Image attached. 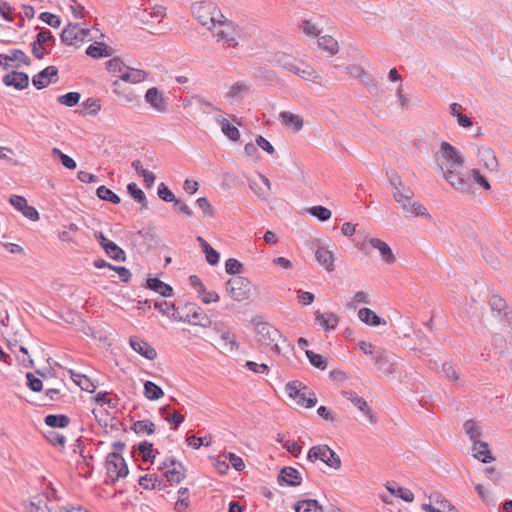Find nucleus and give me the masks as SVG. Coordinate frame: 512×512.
Segmentation results:
<instances>
[{"label":"nucleus","mask_w":512,"mask_h":512,"mask_svg":"<svg viewBox=\"0 0 512 512\" xmlns=\"http://www.w3.org/2000/svg\"><path fill=\"white\" fill-rule=\"evenodd\" d=\"M218 11L212 2L197 1L191 5V12L195 19L209 30L211 26L215 27L216 21H220Z\"/></svg>","instance_id":"nucleus-4"},{"label":"nucleus","mask_w":512,"mask_h":512,"mask_svg":"<svg viewBox=\"0 0 512 512\" xmlns=\"http://www.w3.org/2000/svg\"><path fill=\"white\" fill-rule=\"evenodd\" d=\"M127 192L130 196L141 204L142 208H147L148 202L145 193L137 186L136 183H129L127 185Z\"/></svg>","instance_id":"nucleus-41"},{"label":"nucleus","mask_w":512,"mask_h":512,"mask_svg":"<svg viewBox=\"0 0 512 512\" xmlns=\"http://www.w3.org/2000/svg\"><path fill=\"white\" fill-rule=\"evenodd\" d=\"M86 54L92 58L108 57L112 54V48L102 43H95L88 46Z\"/></svg>","instance_id":"nucleus-35"},{"label":"nucleus","mask_w":512,"mask_h":512,"mask_svg":"<svg viewBox=\"0 0 512 512\" xmlns=\"http://www.w3.org/2000/svg\"><path fill=\"white\" fill-rule=\"evenodd\" d=\"M145 101L160 113L167 111V102L162 92H160L156 87L149 88L146 91Z\"/></svg>","instance_id":"nucleus-17"},{"label":"nucleus","mask_w":512,"mask_h":512,"mask_svg":"<svg viewBox=\"0 0 512 512\" xmlns=\"http://www.w3.org/2000/svg\"><path fill=\"white\" fill-rule=\"evenodd\" d=\"M441 371L449 381H451V382H459L460 381L459 374L456 371V369L452 363L445 362L442 365Z\"/></svg>","instance_id":"nucleus-58"},{"label":"nucleus","mask_w":512,"mask_h":512,"mask_svg":"<svg viewBox=\"0 0 512 512\" xmlns=\"http://www.w3.org/2000/svg\"><path fill=\"white\" fill-rule=\"evenodd\" d=\"M2 81L6 86H13L17 90H23L29 85V76L24 72L12 71L4 75Z\"/></svg>","instance_id":"nucleus-18"},{"label":"nucleus","mask_w":512,"mask_h":512,"mask_svg":"<svg viewBox=\"0 0 512 512\" xmlns=\"http://www.w3.org/2000/svg\"><path fill=\"white\" fill-rule=\"evenodd\" d=\"M318 46L327 51L330 55H335L338 52V42L332 36H322L318 39Z\"/></svg>","instance_id":"nucleus-40"},{"label":"nucleus","mask_w":512,"mask_h":512,"mask_svg":"<svg viewBox=\"0 0 512 512\" xmlns=\"http://www.w3.org/2000/svg\"><path fill=\"white\" fill-rule=\"evenodd\" d=\"M105 253L113 260L116 261H125L126 260V254L122 248H120L118 245H116L113 241H111L107 246L104 248Z\"/></svg>","instance_id":"nucleus-44"},{"label":"nucleus","mask_w":512,"mask_h":512,"mask_svg":"<svg viewBox=\"0 0 512 512\" xmlns=\"http://www.w3.org/2000/svg\"><path fill=\"white\" fill-rule=\"evenodd\" d=\"M129 343L134 351L147 358L148 360H154L157 357L156 350L146 341L133 336L130 338Z\"/></svg>","instance_id":"nucleus-20"},{"label":"nucleus","mask_w":512,"mask_h":512,"mask_svg":"<svg viewBox=\"0 0 512 512\" xmlns=\"http://www.w3.org/2000/svg\"><path fill=\"white\" fill-rule=\"evenodd\" d=\"M196 205L203 211L204 216H214V209L206 197L198 198L196 200Z\"/></svg>","instance_id":"nucleus-63"},{"label":"nucleus","mask_w":512,"mask_h":512,"mask_svg":"<svg viewBox=\"0 0 512 512\" xmlns=\"http://www.w3.org/2000/svg\"><path fill=\"white\" fill-rule=\"evenodd\" d=\"M472 449L474 451V457L483 463H489L494 460V457L492 456L489 450V446L486 442H476L473 444Z\"/></svg>","instance_id":"nucleus-28"},{"label":"nucleus","mask_w":512,"mask_h":512,"mask_svg":"<svg viewBox=\"0 0 512 512\" xmlns=\"http://www.w3.org/2000/svg\"><path fill=\"white\" fill-rule=\"evenodd\" d=\"M281 67L298 75L304 80L320 83L321 77L310 65L304 63L297 64L293 61H286L285 63H281Z\"/></svg>","instance_id":"nucleus-13"},{"label":"nucleus","mask_w":512,"mask_h":512,"mask_svg":"<svg viewBox=\"0 0 512 512\" xmlns=\"http://www.w3.org/2000/svg\"><path fill=\"white\" fill-rule=\"evenodd\" d=\"M48 503L49 499L47 496L36 495L25 506L24 512H52V508L48 506Z\"/></svg>","instance_id":"nucleus-26"},{"label":"nucleus","mask_w":512,"mask_h":512,"mask_svg":"<svg viewBox=\"0 0 512 512\" xmlns=\"http://www.w3.org/2000/svg\"><path fill=\"white\" fill-rule=\"evenodd\" d=\"M386 176L392 189L393 198L402 208L405 217H430L427 209L420 202L413 201L414 191L409 186L405 185L396 171H387Z\"/></svg>","instance_id":"nucleus-1"},{"label":"nucleus","mask_w":512,"mask_h":512,"mask_svg":"<svg viewBox=\"0 0 512 512\" xmlns=\"http://www.w3.org/2000/svg\"><path fill=\"white\" fill-rule=\"evenodd\" d=\"M430 501L434 502L436 505V508H441L442 512L448 511V512H457L455 507L445 498L441 497V495H431Z\"/></svg>","instance_id":"nucleus-55"},{"label":"nucleus","mask_w":512,"mask_h":512,"mask_svg":"<svg viewBox=\"0 0 512 512\" xmlns=\"http://www.w3.org/2000/svg\"><path fill=\"white\" fill-rule=\"evenodd\" d=\"M80 97L81 95L78 92H69L59 96L57 100L62 105L73 107L78 104Z\"/></svg>","instance_id":"nucleus-54"},{"label":"nucleus","mask_w":512,"mask_h":512,"mask_svg":"<svg viewBox=\"0 0 512 512\" xmlns=\"http://www.w3.org/2000/svg\"><path fill=\"white\" fill-rule=\"evenodd\" d=\"M61 41L66 45H76L85 41H90V31L88 29L81 28L78 24L69 23L65 27L60 35Z\"/></svg>","instance_id":"nucleus-10"},{"label":"nucleus","mask_w":512,"mask_h":512,"mask_svg":"<svg viewBox=\"0 0 512 512\" xmlns=\"http://www.w3.org/2000/svg\"><path fill=\"white\" fill-rule=\"evenodd\" d=\"M435 161L441 171L463 170L464 158L460 152L448 142H442L440 150L435 153Z\"/></svg>","instance_id":"nucleus-2"},{"label":"nucleus","mask_w":512,"mask_h":512,"mask_svg":"<svg viewBox=\"0 0 512 512\" xmlns=\"http://www.w3.org/2000/svg\"><path fill=\"white\" fill-rule=\"evenodd\" d=\"M374 363L387 376L397 372L399 358L393 353L381 351L374 357Z\"/></svg>","instance_id":"nucleus-12"},{"label":"nucleus","mask_w":512,"mask_h":512,"mask_svg":"<svg viewBox=\"0 0 512 512\" xmlns=\"http://www.w3.org/2000/svg\"><path fill=\"white\" fill-rule=\"evenodd\" d=\"M280 120L285 126L291 127L294 131H299L303 127V120L298 115L284 111L280 113Z\"/></svg>","instance_id":"nucleus-30"},{"label":"nucleus","mask_w":512,"mask_h":512,"mask_svg":"<svg viewBox=\"0 0 512 512\" xmlns=\"http://www.w3.org/2000/svg\"><path fill=\"white\" fill-rule=\"evenodd\" d=\"M478 155L484 166L491 172H498L499 162L494 150L490 147H482L478 149Z\"/></svg>","instance_id":"nucleus-21"},{"label":"nucleus","mask_w":512,"mask_h":512,"mask_svg":"<svg viewBox=\"0 0 512 512\" xmlns=\"http://www.w3.org/2000/svg\"><path fill=\"white\" fill-rule=\"evenodd\" d=\"M242 268H243V265L238 260H236L234 258H229L225 262V271L228 274H232V275L239 274V273H241Z\"/></svg>","instance_id":"nucleus-62"},{"label":"nucleus","mask_w":512,"mask_h":512,"mask_svg":"<svg viewBox=\"0 0 512 512\" xmlns=\"http://www.w3.org/2000/svg\"><path fill=\"white\" fill-rule=\"evenodd\" d=\"M187 442L190 446H192L194 449L200 448L202 445L209 446L212 442V436L208 435L205 437H196L194 435L187 437Z\"/></svg>","instance_id":"nucleus-57"},{"label":"nucleus","mask_w":512,"mask_h":512,"mask_svg":"<svg viewBox=\"0 0 512 512\" xmlns=\"http://www.w3.org/2000/svg\"><path fill=\"white\" fill-rule=\"evenodd\" d=\"M220 21H216L218 27L214 32V36L218 40H224L229 46L235 47L238 45L236 37L238 35L237 26L234 22L227 20L221 11H218Z\"/></svg>","instance_id":"nucleus-7"},{"label":"nucleus","mask_w":512,"mask_h":512,"mask_svg":"<svg viewBox=\"0 0 512 512\" xmlns=\"http://www.w3.org/2000/svg\"><path fill=\"white\" fill-rule=\"evenodd\" d=\"M45 438L49 443L54 446L64 447L66 443V438L64 435L55 432V431H47L44 433Z\"/></svg>","instance_id":"nucleus-56"},{"label":"nucleus","mask_w":512,"mask_h":512,"mask_svg":"<svg viewBox=\"0 0 512 512\" xmlns=\"http://www.w3.org/2000/svg\"><path fill=\"white\" fill-rule=\"evenodd\" d=\"M369 244L380 252V255L387 264H392L396 261L395 255L390 246L378 238H370Z\"/></svg>","instance_id":"nucleus-23"},{"label":"nucleus","mask_w":512,"mask_h":512,"mask_svg":"<svg viewBox=\"0 0 512 512\" xmlns=\"http://www.w3.org/2000/svg\"><path fill=\"white\" fill-rule=\"evenodd\" d=\"M314 315L315 320L326 332L334 330L340 321L339 317L333 312L321 313L320 311H316Z\"/></svg>","instance_id":"nucleus-22"},{"label":"nucleus","mask_w":512,"mask_h":512,"mask_svg":"<svg viewBox=\"0 0 512 512\" xmlns=\"http://www.w3.org/2000/svg\"><path fill=\"white\" fill-rule=\"evenodd\" d=\"M81 106L84 110H87L90 115H96L101 110L100 100L95 98H88Z\"/></svg>","instance_id":"nucleus-59"},{"label":"nucleus","mask_w":512,"mask_h":512,"mask_svg":"<svg viewBox=\"0 0 512 512\" xmlns=\"http://www.w3.org/2000/svg\"><path fill=\"white\" fill-rule=\"evenodd\" d=\"M39 18L44 23H46L47 25H49L53 28H58L61 25V19L57 15L52 14L50 12L41 13Z\"/></svg>","instance_id":"nucleus-61"},{"label":"nucleus","mask_w":512,"mask_h":512,"mask_svg":"<svg viewBox=\"0 0 512 512\" xmlns=\"http://www.w3.org/2000/svg\"><path fill=\"white\" fill-rule=\"evenodd\" d=\"M44 422L50 428H65L70 424V418L64 414H49Z\"/></svg>","instance_id":"nucleus-34"},{"label":"nucleus","mask_w":512,"mask_h":512,"mask_svg":"<svg viewBox=\"0 0 512 512\" xmlns=\"http://www.w3.org/2000/svg\"><path fill=\"white\" fill-rule=\"evenodd\" d=\"M295 512H323L322 506L315 499L300 500L294 506Z\"/></svg>","instance_id":"nucleus-32"},{"label":"nucleus","mask_w":512,"mask_h":512,"mask_svg":"<svg viewBox=\"0 0 512 512\" xmlns=\"http://www.w3.org/2000/svg\"><path fill=\"white\" fill-rule=\"evenodd\" d=\"M358 318L360 321L369 326H379L381 324H386V321L379 317L373 310L370 308H361L358 311Z\"/></svg>","instance_id":"nucleus-27"},{"label":"nucleus","mask_w":512,"mask_h":512,"mask_svg":"<svg viewBox=\"0 0 512 512\" xmlns=\"http://www.w3.org/2000/svg\"><path fill=\"white\" fill-rule=\"evenodd\" d=\"M489 306L493 312L502 314V320L512 326V310L509 308L506 300L498 294H493L489 299Z\"/></svg>","instance_id":"nucleus-15"},{"label":"nucleus","mask_w":512,"mask_h":512,"mask_svg":"<svg viewBox=\"0 0 512 512\" xmlns=\"http://www.w3.org/2000/svg\"><path fill=\"white\" fill-rule=\"evenodd\" d=\"M105 467L113 482L126 477L129 473L125 459L117 452H111L107 455Z\"/></svg>","instance_id":"nucleus-8"},{"label":"nucleus","mask_w":512,"mask_h":512,"mask_svg":"<svg viewBox=\"0 0 512 512\" xmlns=\"http://www.w3.org/2000/svg\"><path fill=\"white\" fill-rule=\"evenodd\" d=\"M359 303H365V304H369L370 303L369 296H368V294L366 292L358 291L354 295L353 299L346 304V307L348 309H356L357 304H359Z\"/></svg>","instance_id":"nucleus-60"},{"label":"nucleus","mask_w":512,"mask_h":512,"mask_svg":"<svg viewBox=\"0 0 512 512\" xmlns=\"http://www.w3.org/2000/svg\"><path fill=\"white\" fill-rule=\"evenodd\" d=\"M58 79V69L55 66H48L32 78V84L37 89H43Z\"/></svg>","instance_id":"nucleus-16"},{"label":"nucleus","mask_w":512,"mask_h":512,"mask_svg":"<svg viewBox=\"0 0 512 512\" xmlns=\"http://www.w3.org/2000/svg\"><path fill=\"white\" fill-rule=\"evenodd\" d=\"M386 488L391 494L401 498L405 502H412L414 499V494L412 493L411 490H409L407 488L394 487V486L390 485L389 483L386 485Z\"/></svg>","instance_id":"nucleus-47"},{"label":"nucleus","mask_w":512,"mask_h":512,"mask_svg":"<svg viewBox=\"0 0 512 512\" xmlns=\"http://www.w3.org/2000/svg\"><path fill=\"white\" fill-rule=\"evenodd\" d=\"M444 179L456 190L464 193H471L473 184L468 177H466L462 170H448L441 171Z\"/></svg>","instance_id":"nucleus-11"},{"label":"nucleus","mask_w":512,"mask_h":512,"mask_svg":"<svg viewBox=\"0 0 512 512\" xmlns=\"http://www.w3.org/2000/svg\"><path fill=\"white\" fill-rule=\"evenodd\" d=\"M106 67L112 75L118 76L120 78V75L126 70L128 66H126L119 57H114L107 61Z\"/></svg>","instance_id":"nucleus-45"},{"label":"nucleus","mask_w":512,"mask_h":512,"mask_svg":"<svg viewBox=\"0 0 512 512\" xmlns=\"http://www.w3.org/2000/svg\"><path fill=\"white\" fill-rule=\"evenodd\" d=\"M257 342L264 346H269L270 350L276 354L281 353L279 341L286 342L281 332L274 326L262 322L256 325Z\"/></svg>","instance_id":"nucleus-3"},{"label":"nucleus","mask_w":512,"mask_h":512,"mask_svg":"<svg viewBox=\"0 0 512 512\" xmlns=\"http://www.w3.org/2000/svg\"><path fill=\"white\" fill-rule=\"evenodd\" d=\"M147 77V72L144 71V70H141V69H134V68H130V67H127L126 70L120 75V79L125 81V82H129V83H133V84H137V83H140L142 81H144Z\"/></svg>","instance_id":"nucleus-29"},{"label":"nucleus","mask_w":512,"mask_h":512,"mask_svg":"<svg viewBox=\"0 0 512 512\" xmlns=\"http://www.w3.org/2000/svg\"><path fill=\"white\" fill-rule=\"evenodd\" d=\"M286 391L290 398H293L297 403L306 408L314 407L317 403L315 394L310 392L307 386L303 385L300 381H291L286 385Z\"/></svg>","instance_id":"nucleus-6"},{"label":"nucleus","mask_w":512,"mask_h":512,"mask_svg":"<svg viewBox=\"0 0 512 512\" xmlns=\"http://www.w3.org/2000/svg\"><path fill=\"white\" fill-rule=\"evenodd\" d=\"M221 339V348L224 353H232L239 348V344L236 341V337L234 334L230 332L224 331L220 335Z\"/></svg>","instance_id":"nucleus-33"},{"label":"nucleus","mask_w":512,"mask_h":512,"mask_svg":"<svg viewBox=\"0 0 512 512\" xmlns=\"http://www.w3.org/2000/svg\"><path fill=\"white\" fill-rule=\"evenodd\" d=\"M139 453L142 456L143 461H154L155 456L153 455V444L148 441H142L138 445Z\"/></svg>","instance_id":"nucleus-53"},{"label":"nucleus","mask_w":512,"mask_h":512,"mask_svg":"<svg viewBox=\"0 0 512 512\" xmlns=\"http://www.w3.org/2000/svg\"><path fill=\"white\" fill-rule=\"evenodd\" d=\"M157 194L165 202H173L174 205L180 204V200L175 197L173 192L164 183L158 186Z\"/></svg>","instance_id":"nucleus-50"},{"label":"nucleus","mask_w":512,"mask_h":512,"mask_svg":"<svg viewBox=\"0 0 512 512\" xmlns=\"http://www.w3.org/2000/svg\"><path fill=\"white\" fill-rule=\"evenodd\" d=\"M162 388L152 381L144 382V396L149 400H158L163 397Z\"/></svg>","instance_id":"nucleus-39"},{"label":"nucleus","mask_w":512,"mask_h":512,"mask_svg":"<svg viewBox=\"0 0 512 512\" xmlns=\"http://www.w3.org/2000/svg\"><path fill=\"white\" fill-rule=\"evenodd\" d=\"M278 483L280 485L286 484L288 486H299L302 482L300 472L293 467H284L278 475Z\"/></svg>","instance_id":"nucleus-19"},{"label":"nucleus","mask_w":512,"mask_h":512,"mask_svg":"<svg viewBox=\"0 0 512 512\" xmlns=\"http://www.w3.org/2000/svg\"><path fill=\"white\" fill-rule=\"evenodd\" d=\"M341 395L343 398L347 399L351 404H353L364 416H366L371 424H375L377 422V416L369 407L367 401L360 397L354 391H342Z\"/></svg>","instance_id":"nucleus-14"},{"label":"nucleus","mask_w":512,"mask_h":512,"mask_svg":"<svg viewBox=\"0 0 512 512\" xmlns=\"http://www.w3.org/2000/svg\"><path fill=\"white\" fill-rule=\"evenodd\" d=\"M96 194L101 200L108 201L113 204H119L121 202V199L117 194L103 185L97 188Z\"/></svg>","instance_id":"nucleus-46"},{"label":"nucleus","mask_w":512,"mask_h":512,"mask_svg":"<svg viewBox=\"0 0 512 512\" xmlns=\"http://www.w3.org/2000/svg\"><path fill=\"white\" fill-rule=\"evenodd\" d=\"M188 322L193 325H199L202 327H210L212 323L211 319L204 312V310L199 307L196 308L193 312L190 311V321Z\"/></svg>","instance_id":"nucleus-37"},{"label":"nucleus","mask_w":512,"mask_h":512,"mask_svg":"<svg viewBox=\"0 0 512 512\" xmlns=\"http://www.w3.org/2000/svg\"><path fill=\"white\" fill-rule=\"evenodd\" d=\"M131 429L137 434L145 433L150 435L155 432V424L147 419L138 420L133 423Z\"/></svg>","instance_id":"nucleus-42"},{"label":"nucleus","mask_w":512,"mask_h":512,"mask_svg":"<svg viewBox=\"0 0 512 512\" xmlns=\"http://www.w3.org/2000/svg\"><path fill=\"white\" fill-rule=\"evenodd\" d=\"M144 287L159 293L163 297H171L173 295V288L158 278H148Z\"/></svg>","instance_id":"nucleus-25"},{"label":"nucleus","mask_w":512,"mask_h":512,"mask_svg":"<svg viewBox=\"0 0 512 512\" xmlns=\"http://www.w3.org/2000/svg\"><path fill=\"white\" fill-rule=\"evenodd\" d=\"M165 477L167 481L179 483L184 479L185 475L181 471V468L178 469L177 467H174L165 472Z\"/></svg>","instance_id":"nucleus-64"},{"label":"nucleus","mask_w":512,"mask_h":512,"mask_svg":"<svg viewBox=\"0 0 512 512\" xmlns=\"http://www.w3.org/2000/svg\"><path fill=\"white\" fill-rule=\"evenodd\" d=\"M71 378L82 390L87 392H94L97 385L94 384L87 376L77 374L70 370Z\"/></svg>","instance_id":"nucleus-38"},{"label":"nucleus","mask_w":512,"mask_h":512,"mask_svg":"<svg viewBox=\"0 0 512 512\" xmlns=\"http://www.w3.org/2000/svg\"><path fill=\"white\" fill-rule=\"evenodd\" d=\"M217 122L221 126L222 132L231 140V141H238L240 138V132L238 128L232 124L226 119L219 117L217 118Z\"/></svg>","instance_id":"nucleus-36"},{"label":"nucleus","mask_w":512,"mask_h":512,"mask_svg":"<svg viewBox=\"0 0 512 512\" xmlns=\"http://www.w3.org/2000/svg\"><path fill=\"white\" fill-rule=\"evenodd\" d=\"M315 257L318 263L328 272L334 270V254L324 246H319L315 251Z\"/></svg>","instance_id":"nucleus-24"},{"label":"nucleus","mask_w":512,"mask_h":512,"mask_svg":"<svg viewBox=\"0 0 512 512\" xmlns=\"http://www.w3.org/2000/svg\"><path fill=\"white\" fill-rule=\"evenodd\" d=\"M463 428L473 444L480 441L479 437L481 436V431L473 420H467Z\"/></svg>","instance_id":"nucleus-48"},{"label":"nucleus","mask_w":512,"mask_h":512,"mask_svg":"<svg viewBox=\"0 0 512 512\" xmlns=\"http://www.w3.org/2000/svg\"><path fill=\"white\" fill-rule=\"evenodd\" d=\"M251 85L245 82L234 83L226 94L227 98L235 99L239 98L242 94H246L250 91Z\"/></svg>","instance_id":"nucleus-43"},{"label":"nucleus","mask_w":512,"mask_h":512,"mask_svg":"<svg viewBox=\"0 0 512 512\" xmlns=\"http://www.w3.org/2000/svg\"><path fill=\"white\" fill-rule=\"evenodd\" d=\"M138 483L144 489L161 490L166 486V484L163 482V480L154 474H151V475L146 474V475L140 477Z\"/></svg>","instance_id":"nucleus-31"},{"label":"nucleus","mask_w":512,"mask_h":512,"mask_svg":"<svg viewBox=\"0 0 512 512\" xmlns=\"http://www.w3.org/2000/svg\"><path fill=\"white\" fill-rule=\"evenodd\" d=\"M51 153L54 158H59L62 165L67 169L73 170L76 168V162L70 156L64 154L60 149L53 148Z\"/></svg>","instance_id":"nucleus-51"},{"label":"nucleus","mask_w":512,"mask_h":512,"mask_svg":"<svg viewBox=\"0 0 512 512\" xmlns=\"http://www.w3.org/2000/svg\"><path fill=\"white\" fill-rule=\"evenodd\" d=\"M308 212L322 222L329 220L331 217V211L321 205L310 207Z\"/></svg>","instance_id":"nucleus-52"},{"label":"nucleus","mask_w":512,"mask_h":512,"mask_svg":"<svg viewBox=\"0 0 512 512\" xmlns=\"http://www.w3.org/2000/svg\"><path fill=\"white\" fill-rule=\"evenodd\" d=\"M226 290L233 300L243 301L250 296L251 283L245 277L236 276L227 281Z\"/></svg>","instance_id":"nucleus-9"},{"label":"nucleus","mask_w":512,"mask_h":512,"mask_svg":"<svg viewBox=\"0 0 512 512\" xmlns=\"http://www.w3.org/2000/svg\"><path fill=\"white\" fill-rule=\"evenodd\" d=\"M305 354L311 365L314 367L320 370H325L327 368V361L322 355L317 354L311 350H305Z\"/></svg>","instance_id":"nucleus-49"},{"label":"nucleus","mask_w":512,"mask_h":512,"mask_svg":"<svg viewBox=\"0 0 512 512\" xmlns=\"http://www.w3.org/2000/svg\"><path fill=\"white\" fill-rule=\"evenodd\" d=\"M307 459L312 463L320 460L335 470L340 469L342 464L340 457L328 445H317L311 447L308 451Z\"/></svg>","instance_id":"nucleus-5"}]
</instances>
